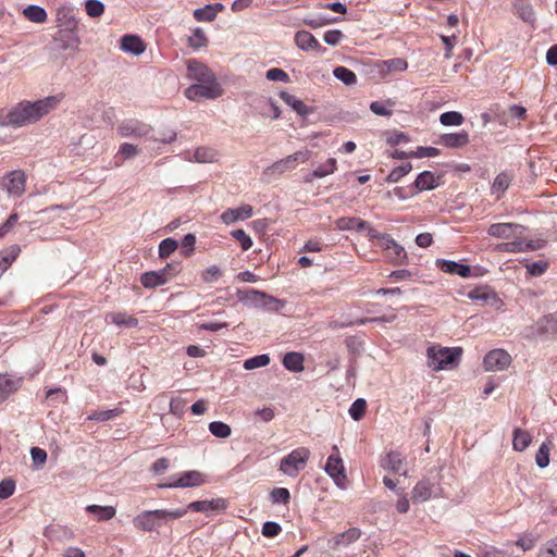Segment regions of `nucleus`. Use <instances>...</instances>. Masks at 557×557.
<instances>
[{"instance_id":"1","label":"nucleus","mask_w":557,"mask_h":557,"mask_svg":"<svg viewBox=\"0 0 557 557\" xmlns=\"http://www.w3.org/2000/svg\"><path fill=\"white\" fill-rule=\"evenodd\" d=\"M61 101L59 96H49L44 99L21 101L11 109L12 127L33 124L54 110Z\"/></svg>"},{"instance_id":"2","label":"nucleus","mask_w":557,"mask_h":557,"mask_svg":"<svg viewBox=\"0 0 557 557\" xmlns=\"http://www.w3.org/2000/svg\"><path fill=\"white\" fill-rule=\"evenodd\" d=\"M186 512L187 509L145 510L133 519V523L135 528L138 530L151 532L160 528L161 525L165 524L168 520H175L182 518L183 516L186 515Z\"/></svg>"},{"instance_id":"3","label":"nucleus","mask_w":557,"mask_h":557,"mask_svg":"<svg viewBox=\"0 0 557 557\" xmlns=\"http://www.w3.org/2000/svg\"><path fill=\"white\" fill-rule=\"evenodd\" d=\"M461 352L462 349L460 347H429L426 352L428 366L434 371L443 370L448 366L456 363L460 358Z\"/></svg>"},{"instance_id":"4","label":"nucleus","mask_w":557,"mask_h":557,"mask_svg":"<svg viewBox=\"0 0 557 557\" xmlns=\"http://www.w3.org/2000/svg\"><path fill=\"white\" fill-rule=\"evenodd\" d=\"M311 151L308 149L299 150L293 154L287 156L284 159L275 161L273 164L264 169L263 177L268 181L282 175L287 171H292L296 168V162H306L310 159Z\"/></svg>"},{"instance_id":"5","label":"nucleus","mask_w":557,"mask_h":557,"mask_svg":"<svg viewBox=\"0 0 557 557\" xmlns=\"http://www.w3.org/2000/svg\"><path fill=\"white\" fill-rule=\"evenodd\" d=\"M310 457V450L306 447L294 449L287 456L281 459L280 471L285 475L295 478L304 470Z\"/></svg>"},{"instance_id":"6","label":"nucleus","mask_w":557,"mask_h":557,"mask_svg":"<svg viewBox=\"0 0 557 557\" xmlns=\"http://www.w3.org/2000/svg\"><path fill=\"white\" fill-rule=\"evenodd\" d=\"M443 495L441 486V476L435 474L420 480L412 490V500L414 503H423L432 497H440Z\"/></svg>"},{"instance_id":"7","label":"nucleus","mask_w":557,"mask_h":557,"mask_svg":"<svg viewBox=\"0 0 557 557\" xmlns=\"http://www.w3.org/2000/svg\"><path fill=\"white\" fill-rule=\"evenodd\" d=\"M25 184L26 175L22 170H13L0 178V187L14 198L25 193Z\"/></svg>"},{"instance_id":"8","label":"nucleus","mask_w":557,"mask_h":557,"mask_svg":"<svg viewBox=\"0 0 557 557\" xmlns=\"http://www.w3.org/2000/svg\"><path fill=\"white\" fill-rule=\"evenodd\" d=\"M222 95V88L216 82V78L212 83H198L190 85L185 90V96L189 100H198L200 98L216 99Z\"/></svg>"},{"instance_id":"9","label":"nucleus","mask_w":557,"mask_h":557,"mask_svg":"<svg viewBox=\"0 0 557 557\" xmlns=\"http://www.w3.org/2000/svg\"><path fill=\"white\" fill-rule=\"evenodd\" d=\"M549 335L557 336V311L541 318L535 325L531 326L530 333L525 334L530 339Z\"/></svg>"},{"instance_id":"10","label":"nucleus","mask_w":557,"mask_h":557,"mask_svg":"<svg viewBox=\"0 0 557 557\" xmlns=\"http://www.w3.org/2000/svg\"><path fill=\"white\" fill-rule=\"evenodd\" d=\"M511 357L504 349H493L483 359L486 371H503L509 367Z\"/></svg>"},{"instance_id":"11","label":"nucleus","mask_w":557,"mask_h":557,"mask_svg":"<svg viewBox=\"0 0 557 557\" xmlns=\"http://www.w3.org/2000/svg\"><path fill=\"white\" fill-rule=\"evenodd\" d=\"M151 132V127L138 120H126L117 126V133L122 137H148ZM152 139V137H150Z\"/></svg>"},{"instance_id":"12","label":"nucleus","mask_w":557,"mask_h":557,"mask_svg":"<svg viewBox=\"0 0 557 557\" xmlns=\"http://www.w3.org/2000/svg\"><path fill=\"white\" fill-rule=\"evenodd\" d=\"M187 76L198 83H212L215 79L213 72L206 64L195 59L187 62Z\"/></svg>"},{"instance_id":"13","label":"nucleus","mask_w":557,"mask_h":557,"mask_svg":"<svg viewBox=\"0 0 557 557\" xmlns=\"http://www.w3.org/2000/svg\"><path fill=\"white\" fill-rule=\"evenodd\" d=\"M380 466L389 472L407 475V460L399 451L391 450L380 461Z\"/></svg>"},{"instance_id":"14","label":"nucleus","mask_w":557,"mask_h":557,"mask_svg":"<svg viewBox=\"0 0 557 557\" xmlns=\"http://www.w3.org/2000/svg\"><path fill=\"white\" fill-rule=\"evenodd\" d=\"M205 483L203 474L199 471H187L178 480L171 483H160L159 488L195 487Z\"/></svg>"},{"instance_id":"15","label":"nucleus","mask_w":557,"mask_h":557,"mask_svg":"<svg viewBox=\"0 0 557 557\" xmlns=\"http://www.w3.org/2000/svg\"><path fill=\"white\" fill-rule=\"evenodd\" d=\"M523 231L524 226L521 224L495 223L488 227L487 234L493 237L509 239L517 234H521Z\"/></svg>"},{"instance_id":"16","label":"nucleus","mask_w":557,"mask_h":557,"mask_svg":"<svg viewBox=\"0 0 557 557\" xmlns=\"http://www.w3.org/2000/svg\"><path fill=\"white\" fill-rule=\"evenodd\" d=\"M436 265L445 273L457 274L461 277L479 276V273H473L468 264L459 263L453 260L437 259Z\"/></svg>"},{"instance_id":"17","label":"nucleus","mask_w":557,"mask_h":557,"mask_svg":"<svg viewBox=\"0 0 557 557\" xmlns=\"http://www.w3.org/2000/svg\"><path fill=\"white\" fill-rule=\"evenodd\" d=\"M227 507V503L224 498H215L211 500H196L191 502L187 509L197 511V512H214V511H223Z\"/></svg>"},{"instance_id":"18","label":"nucleus","mask_w":557,"mask_h":557,"mask_svg":"<svg viewBox=\"0 0 557 557\" xmlns=\"http://www.w3.org/2000/svg\"><path fill=\"white\" fill-rule=\"evenodd\" d=\"M361 536V530L358 528H350L345 532L336 534L329 541L330 547L337 549L341 546H348L349 544L358 541Z\"/></svg>"},{"instance_id":"19","label":"nucleus","mask_w":557,"mask_h":557,"mask_svg":"<svg viewBox=\"0 0 557 557\" xmlns=\"http://www.w3.org/2000/svg\"><path fill=\"white\" fill-rule=\"evenodd\" d=\"M252 207L250 205H242L236 209H227L221 214L223 223L230 225L238 220H246L252 216Z\"/></svg>"},{"instance_id":"20","label":"nucleus","mask_w":557,"mask_h":557,"mask_svg":"<svg viewBox=\"0 0 557 557\" xmlns=\"http://www.w3.org/2000/svg\"><path fill=\"white\" fill-rule=\"evenodd\" d=\"M280 97L302 117H307L309 114L313 113V108L306 106L304 101L287 91H281Z\"/></svg>"},{"instance_id":"21","label":"nucleus","mask_w":557,"mask_h":557,"mask_svg":"<svg viewBox=\"0 0 557 557\" xmlns=\"http://www.w3.org/2000/svg\"><path fill=\"white\" fill-rule=\"evenodd\" d=\"M469 134L466 131L460 133H447L443 134L438 140V144L444 145L447 148H461L468 145Z\"/></svg>"},{"instance_id":"22","label":"nucleus","mask_w":557,"mask_h":557,"mask_svg":"<svg viewBox=\"0 0 557 557\" xmlns=\"http://www.w3.org/2000/svg\"><path fill=\"white\" fill-rule=\"evenodd\" d=\"M513 13L528 24H534L536 21L535 12L531 3L525 0H515L512 3Z\"/></svg>"},{"instance_id":"23","label":"nucleus","mask_w":557,"mask_h":557,"mask_svg":"<svg viewBox=\"0 0 557 557\" xmlns=\"http://www.w3.org/2000/svg\"><path fill=\"white\" fill-rule=\"evenodd\" d=\"M440 176H435L430 171H423L421 172L414 183L413 186L416 188V193L418 191H424V190H432L438 186Z\"/></svg>"},{"instance_id":"24","label":"nucleus","mask_w":557,"mask_h":557,"mask_svg":"<svg viewBox=\"0 0 557 557\" xmlns=\"http://www.w3.org/2000/svg\"><path fill=\"white\" fill-rule=\"evenodd\" d=\"M295 42L296 46L304 51L321 49L320 42L308 30H298L295 34Z\"/></svg>"},{"instance_id":"25","label":"nucleus","mask_w":557,"mask_h":557,"mask_svg":"<svg viewBox=\"0 0 557 557\" xmlns=\"http://www.w3.org/2000/svg\"><path fill=\"white\" fill-rule=\"evenodd\" d=\"M21 379H14L8 374H0V404L21 386Z\"/></svg>"},{"instance_id":"26","label":"nucleus","mask_w":557,"mask_h":557,"mask_svg":"<svg viewBox=\"0 0 557 557\" xmlns=\"http://www.w3.org/2000/svg\"><path fill=\"white\" fill-rule=\"evenodd\" d=\"M121 48L125 52L139 55L145 51L144 41L136 35H125L121 39Z\"/></svg>"},{"instance_id":"27","label":"nucleus","mask_w":557,"mask_h":557,"mask_svg":"<svg viewBox=\"0 0 557 557\" xmlns=\"http://www.w3.org/2000/svg\"><path fill=\"white\" fill-rule=\"evenodd\" d=\"M335 225L341 231H357L361 232L368 227V222L356 216H343L335 221Z\"/></svg>"},{"instance_id":"28","label":"nucleus","mask_w":557,"mask_h":557,"mask_svg":"<svg viewBox=\"0 0 557 557\" xmlns=\"http://www.w3.org/2000/svg\"><path fill=\"white\" fill-rule=\"evenodd\" d=\"M325 472L333 478L336 483L338 484L339 480L345 479L344 474V465L341 457H335L331 455L327 458L326 465H325Z\"/></svg>"},{"instance_id":"29","label":"nucleus","mask_w":557,"mask_h":557,"mask_svg":"<svg viewBox=\"0 0 557 557\" xmlns=\"http://www.w3.org/2000/svg\"><path fill=\"white\" fill-rule=\"evenodd\" d=\"M20 252L21 248L18 245H12L5 250L0 251V276L12 265Z\"/></svg>"},{"instance_id":"30","label":"nucleus","mask_w":557,"mask_h":557,"mask_svg":"<svg viewBox=\"0 0 557 557\" xmlns=\"http://www.w3.org/2000/svg\"><path fill=\"white\" fill-rule=\"evenodd\" d=\"M264 292L257 289H248V290H238L237 296L240 301L245 304L251 305L253 307L261 308L262 302L264 301Z\"/></svg>"},{"instance_id":"31","label":"nucleus","mask_w":557,"mask_h":557,"mask_svg":"<svg viewBox=\"0 0 557 557\" xmlns=\"http://www.w3.org/2000/svg\"><path fill=\"white\" fill-rule=\"evenodd\" d=\"M283 366L292 372H301L304 370V355L296 351L285 354Z\"/></svg>"},{"instance_id":"32","label":"nucleus","mask_w":557,"mask_h":557,"mask_svg":"<svg viewBox=\"0 0 557 557\" xmlns=\"http://www.w3.org/2000/svg\"><path fill=\"white\" fill-rule=\"evenodd\" d=\"M140 282L146 288H154L164 285L168 282V277H163L160 271H149L141 275Z\"/></svg>"},{"instance_id":"33","label":"nucleus","mask_w":557,"mask_h":557,"mask_svg":"<svg viewBox=\"0 0 557 557\" xmlns=\"http://www.w3.org/2000/svg\"><path fill=\"white\" fill-rule=\"evenodd\" d=\"M258 109L262 116L271 117L272 120H277L281 115L278 106L272 99L260 100Z\"/></svg>"},{"instance_id":"34","label":"nucleus","mask_w":557,"mask_h":557,"mask_svg":"<svg viewBox=\"0 0 557 557\" xmlns=\"http://www.w3.org/2000/svg\"><path fill=\"white\" fill-rule=\"evenodd\" d=\"M24 16L34 23H44L47 20V12L42 7L30 4L23 10Z\"/></svg>"},{"instance_id":"35","label":"nucleus","mask_w":557,"mask_h":557,"mask_svg":"<svg viewBox=\"0 0 557 557\" xmlns=\"http://www.w3.org/2000/svg\"><path fill=\"white\" fill-rule=\"evenodd\" d=\"M107 318L111 319V322L117 326L125 327H136L138 325V320L132 315H128L124 312H112L107 315Z\"/></svg>"},{"instance_id":"36","label":"nucleus","mask_w":557,"mask_h":557,"mask_svg":"<svg viewBox=\"0 0 557 557\" xmlns=\"http://www.w3.org/2000/svg\"><path fill=\"white\" fill-rule=\"evenodd\" d=\"M336 170V159L330 158L324 165L318 166L313 172L308 175L305 181L311 182L312 178H322L329 174H332Z\"/></svg>"},{"instance_id":"37","label":"nucleus","mask_w":557,"mask_h":557,"mask_svg":"<svg viewBox=\"0 0 557 557\" xmlns=\"http://www.w3.org/2000/svg\"><path fill=\"white\" fill-rule=\"evenodd\" d=\"M469 298L476 301L487 302L488 300H497V295L488 287H476L469 292Z\"/></svg>"},{"instance_id":"38","label":"nucleus","mask_w":557,"mask_h":557,"mask_svg":"<svg viewBox=\"0 0 557 557\" xmlns=\"http://www.w3.org/2000/svg\"><path fill=\"white\" fill-rule=\"evenodd\" d=\"M532 437L527 432L519 428H517L513 431V440H512V446L513 449L518 451H523L530 444H531Z\"/></svg>"},{"instance_id":"39","label":"nucleus","mask_w":557,"mask_h":557,"mask_svg":"<svg viewBox=\"0 0 557 557\" xmlns=\"http://www.w3.org/2000/svg\"><path fill=\"white\" fill-rule=\"evenodd\" d=\"M86 510L90 513L98 515L99 521H107L112 519L116 510L113 506H99V505H89L86 507Z\"/></svg>"},{"instance_id":"40","label":"nucleus","mask_w":557,"mask_h":557,"mask_svg":"<svg viewBox=\"0 0 557 557\" xmlns=\"http://www.w3.org/2000/svg\"><path fill=\"white\" fill-rule=\"evenodd\" d=\"M194 160L199 163H212L218 160V152L209 147H199L194 152Z\"/></svg>"},{"instance_id":"41","label":"nucleus","mask_w":557,"mask_h":557,"mask_svg":"<svg viewBox=\"0 0 557 557\" xmlns=\"http://www.w3.org/2000/svg\"><path fill=\"white\" fill-rule=\"evenodd\" d=\"M333 75L335 76V78L344 83L346 86H354L357 84L356 74L345 66L335 67L333 71Z\"/></svg>"},{"instance_id":"42","label":"nucleus","mask_w":557,"mask_h":557,"mask_svg":"<svg viewBox=\"0 0 557 557\" xmlns=\"http://www.w3.org/2000/svg\"><path fill=\"white\" fill-rule=\"evenodd\" d=\"M408 64L405 59L395 58L391 60H386L382 62L381 71L382 73H393V72H403L407 69Z\"/></svg>"},{"instance_id":"43","label":"nucleus","mask_w":557,"mask_h":557,"mask_svg":"<svg viewBox=\"0 0 557 557\" xmlns=\"http://www.w3.org/2000/svg\"><path fill=\"white\" fill-rule=\"evenodd\" d=\"M338 17H327L324 15L307 16L304 18V24L315 29L327 24L337 23Z\"/></svg>"},{"instance_id":"44","label":"nucleus","mask_w":557,"mask_h":557,"mask_svg":"<svg viewBox=\"0 0 557 557\" xmlns=\"http://www.w3.org/2000/svg\"><path fill=\"white\" fill-rule=\"evenodd\" d=\"M465 119L460 112L448 111L440 116V122L444 126H459L463 123Z\"/></svg>"},{"instance_id":"45","label":"nucleus","mask_w":557,"mask_h":557,"mask_svg":"<svg viewBox=\"0 0 557 557\" xmlns=\"http://www.w3.org/2000/svg\"><path fill=\"white\" fill-rule=\"evenodd\" d=\"M122 410L120 408H113L108 410L94 411L87 417V419L90 421L104 422L120 416Z\"/></svg>"},{"instance_id":"46","label":"nucleus","mask_w":557,"mask_h":557,"mask_svg":"<svg viewBox=\"0 0 557 557\" xmlns=\"http://www.w3.org/2000/svg\"><path fill=\"white\" fill-rule=\"evenodd\" d=\"M209 431L219 438H226L231 435V426L221 421H213L209 424Z\"/></svg>"},{"instance_id":"47","label":"nucleus","mask_w":557,"mask_h":557,"mask_svg":"<svg viewBox=\"0 0 557 557\" xmlns=\"http://www.w3.org/2000/svg\"><path fill=\"white\" fill-rule=\"evenodd\" d=\"M412 170L411 163L407 162L399 166H396L391 171V173L387 175L386 181L388 183H397L400 181V178L405 175H407Z\"/></svg>"},{"instance_id":"48","label":"nucleus","mask_w":557,"mask_h":557,"mask_svg":"<svg viewBox=\"0 0 557 557\" xmlns=\"http://www.w3.org/2000/svg\"><path fill=\"white\" fill-rule=\"evenodd\" d=\"M188 44L194 49H199L208 45V38L200 28H195L193 35L188 37Z\"/></svg>"},{"instance_id":"49","label":"nucleus","mask_w":557,"mask_h":557,"mask_svg":"<svg viewBox=\"0 0 557 557\" xmlns=\"http://www.w3.org/2000/svg\"><path fill=\"white\" fill-rule=\"evenodd\" d=\"M270 363V357L267 354L258 355L244 361L246 370H253L257 368L265 367Z\"/></svg>"},{"instance_id":"50","label":"nucleus","mask_w":557,"mask_h":557,"mask_svg":"<svg viewBox=\"0 0 557 557\" xmlns=\"http://www.w3.org/2000/svg\"><path fill=\"white\" fill-rule=\"evenodd\" d=\"M367 401L363 398H357L349 408V414L352 420L359 421L364 416Z\"/></svg>"},{"instance_id":"51","label":"nucleus","mask_w":557,"mask_h":557,"mask_svg":"<svg viewBox=\"0 0 557 557\" xmlns=\"http://www.w3.org/2000/svg\"><path fill=\"white\" fill-rule=\"evenodd\" d=\"M270 498L273 504H288L290 500V493L285 487H275L270 493Z\"/></svg>"},{"instance_id":"52","label":"nucleus","mask_w":557,"mask_h":557,"mask_svg":"<svg viewBox=\"0 0 557 557\" xmlns=\"http://www.w3.org/2000/svg\"><path fill=\"white\" fill-rule=\"evenodd\" d=\"M177 242L173 238H165L159 245V257L164 259L177 249Z\"/></svg>"},{"instance_id":"53","label":"nucleus","mask_w":557,"mask_h":557,"mask_svg":"<svg viewBox=\"0 0 557 557\" xmlns=\"http://www.w3.org/2000/svg\"><path fill=\"white\" fill-rule=\"evenodd\" d=\"M85 9L90 17H99L104 12V4L100 0H87Z\"/></svg>"},{"instance_id":"54","label":"nucleus","mask_w":557,"mask_h":557,"mask_svg":"<svg viewBox=\"0 0 557 557\" xmlns=\"http://www.w3.org/2000/svg\"><path fill=\"white\" fill-rule=\"evenodd\" d=\"M525 268L531 276H540L548 269V262L546 260L529 262L525 264Z\"/></svg>"},{"instance_id":"55","label":"nucleus","mask_w":557,"mask_h":557,"mask_svg":"<svg viewBox=\"0 0 557 557\" xmlns=\"http://www.w3.org/2000/svg\"><path fill=\"white\" fill-rule=\"evenodd\" d=\"M535 462L539 468H546L549 465V446L547 443H543L535 456Z\"/></svg>"},{"instance_id":"56","label":"nucleus","mask_w":557,"mask_h":557,"mask_svg":"<svg viewBox=\"0 0 557 557\" xmlns=\"http://www.w3.org/2000/svg\"><path fill=\"white\" fill-rule=\"evenodd\" d=\"M194 17L198 22H212L215 20L214 12L210 4L205 5L203 8H198L194 11Z\"/></svg>"},{"instance_id":"57","label":"nucleus","mask_w":557,"mask_h":557,"mask_svg":"<svg viewBox=\"0 0 557 557\" xmlns=\"http://www.w3.org/2000/svg\"><path fill=\"white\" fill-rule=\"evenodd\" d=\"M263 299H264V301L262 302L261 308L265 309V310H269V311L277 312L285 305L284 300L277 299V298H275L273 296H270L268 294L264 295Z\"/></svg>"},{"instance_id":"58","label":"nucleus","mask_w":557,"mask_h":557,"mask_svg":"<svg viewBox=\"0 0 557 557\" xmlns=\"http://www.w3.org/2000/svg\"><path fill=\"white\" fill-rule=\"evenodd\" d=\"M233 238L240 243L243 250H248L252 246V239L246 232L242 228L234 230L231 232Z\"/></svg>"},{"instance_id":"59","label":"nucleus","mask_w":557,"mask_h":557,"mask_svg":"<svg viewBox=\"0 0 557 557\" xmlns=\"http://www.w3.org/2000/svg\"><path fill=\"white\" fill-rule=\"evenodd\" d=\"M496 250L502 252H523L522 240L498 244Z\"/></svg>"},{"instance_id":"60","label":"nucleus","mask_w":557,"mask_h":557,"mask_svg":"<svg viewBox=\"0 0 557 557\" xmlns=\"http://www.w3.org/2000/svg\"><path fill=\"white\" fill-rule=\"evenodd\" d=\"M511 177L508 174L500 173L495 177L492 188L493 190L503 193L509 187Z\"/></svg>"},{"instance_id":"61","label":"nucleus","mask_w":557,"mask_h":557,"mask_svg":"<svg viewBox=\"0 0 557 557\" xmlns=\"http://www.w3.org/2000/svg\"><path fill=\"white\" fill-rule=\"evenodd\" d=\"M537 557H557V537L547 541L545 546L539 550Z\"/></svg>"},{"instance_id":"62","label":"nucleus","mask_w":557,"mask_h":557,"mask_svg":"<svg viewBox=\"0 0 557 557\" xmlns=\"http://www.w3.org/2000/svg\"><path fill=\"white\" fill-rule=\"evenodd\" d=\"M267 79L272 82H289V76L282 69L273 67L270 69L265 74Z\"/></svg>"},{"instance_id":"63","label":"nucleus","mask_w":557,"mask_h":557,"mask_svg":"<svg viewBox=\"0 0 557 557\" xmlns=\"http://www.w3.org/2000/svg\"><path fill=\"white\" fill-rule=\"evenodd\" d=\"M281 525L275 521H267L262 525L261 533L265 537H274L281 532Z\"/></svg>"},{"instance_id":"64","label":"nucleus","mask_w":557,"mask_h":557,"mask_svg":"<svg viewBox=\"0 0 557 557\" xmlns=\"http://www.w3.org/2000/svg\"><path fill=\"white\" fill-rule=\"evenodd\" d=\"M15 491V482L12 479H4L0 482V499L10 497Z\"/></svg>"}]
</instances>
